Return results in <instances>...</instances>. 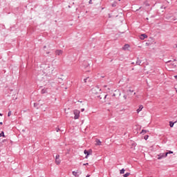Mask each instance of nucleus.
<instances>
[{
  "label": "nucleus",
  "mask_w": 177,
  "mask_h": 177,
  "mask_svg": "<svg viewBox=\"0 0 177 177\" xmlns=\"http://www.w3.org/2000/svg\"><path fill=\"white\" fill-rule=\"evenodd\" d=\"M100 91H102V89H100V88H99L97 86L91 89V92L93 93V95H97Z\"/></svg>",
  "instance_id": "f257e3e1"
},
{
  "label": "nucleus",
  "mask_w": 177,
  "mask_h": 177,
  "mask_svg": "<svg viewBox=\"0 0 177 177\" xmlns=\"http://www.w3.org/2000/svg\"><path fill=\"white\" fill-rule=\"evenodd\" d=\"M80 111L77 109H75L73 111V114H74V120H78V118H80Z\"/></svg>",
  "instance_id": "f03ea898"
},
{
  "label": "nucleus",
  "mask_w": 177,
  "mask_h": 177,
  "mask_svg": "<svg viewBox=\"0 0 177 177\" xmlns=\"http://www.w3.org/2000/svg\"><path fill=\"white\" fill-rule=\"evenodd\" d=\"M44 71L46 73H52V71H53V69H50V65L47 64V65H45L44 66Z\"/></svg>",
  "instance_id": "7ed1b4c3"
},
{
  "label": "nucleus",
  "mask_w": 177,
  "mask_h": 177,
  "mask_svg": "<svg viewBox=\"0 0 177 177\" xmlns=\"http://www.w3.org/2000/svg\"><path fill=\"white\" fill-rule=\"evenodd\" d=\"M167 158L166 153H160L158 155V160H162V158Z\"/></svg>",
  "instance_id": "20e7f679"
},
{
  "label": "nucleus",
  "mask_w": 177,
  "mask_h": 177,
  "mask_svg": "<svg viewBox=\"0 0 177 177\" xmlns=\"http://www.w3.org/2000/svg\"><path fill=\"white\" fill-rule=\"evenodd\" d=\"M72 174H73V176L79 177L80 175H81V174H82V171H73L72 172Z\"/></svg>",
  "instance_id": "39448f33"
},
{
  "label": "nucleus",
  "mask_w": 177,
  "mask_h": 177,
  "mask_svg": "<svg viewBox=\"0 0 177 177\" xmlns=\"http://www.w3.org/2000/svg\"><path fill=\"white\" fill-rule=\"evenodd\" d=\"M146 38H147V36L146 34H142L140 36V39H141L142 41L146 39Z\"/></svg>",
  "instance_id": "423d86ee"
},
{
  "label": "nucleus",
  "mask_w": 177,
  "mask_h": 177,
  "mask_svg": "<svg viewBox=\"0 0 177 177\" xmlns=\"http://www.w3.org/2000/svg\"><path fill=\"white\" fill-rule=\"evenodd\" d=\"M167 64H168V66H172L173 67L176 66V65H175V63H174V62L171 61L167 62Z\"/></svg>",
  "instance_id": "0eeeda50"
},
{
  "label": "nucleus",
  "mask_w": 177,
  "mask_h": 177,
  "mask_svg": "<svg viewBox=\"0 0 177 177\" xmlns=\"http://www.w3.org/2000/svg\"><path fill=\"white\" fill-rule=\"evenodd\" d=\"M55 55H57L58 56H60V55H63V50H57L55 51Z\"/></svg>",
  "instance_id": "6e6552de"
},
{
  "label": "nucleus",
  "mask_w": 177,
  "mask_h": 177,
  "mask_svg": "<svg viewBox=\"0 0 177 177\" xmlns=\"http://www.w3.org/2000/svg\"><path fill=\"white\" fill-rule=\"evenodd\" d=\"M142 110H143V105H140L139 108L137 109V113L139 114Z\"/></svg>",
  "instance_id": "1a4fd4ad"
},
{
  "label": "nucleus",
  "mask_w": 177,
  "mask_h": 177,
  "mask_svg": "<svg viewBox=\"0 0 177 177\" xmlns=\"http://www.w3.org/2000/svg\"><path fill=\"white\" fill-rule=\"evenodd\" d=\"M141 64H142V60H140V59H139V57H138V58H137V61H136V64L137 66H140Z\"/></svg>",
  "instance_id": "9d476101"
},
{
  "label": "nucleus",
  "mask_w": 177,
  "mask_h": 177,
  "mask_svg": "<svg viewBox=\"0 0 177 177\" xmlns=\"http://www.w3.org/2000/svg\"><path fill=\"white\" fill-rule=\"evenodd\" d=\"M129 44H125L123 47L122 49L123 50H128V48H129Z\"/></svg>",
  "instance_id": "9b49d317"
},
{
  "label": "nucleus",
  "mask_w": 177,
  "mask_h": 177,
  "mask_svg": "<svg viewBox=\"0 0 177 177\" xmlns=\"http://www.w3.org/2000/svg\"><path fill=\"white\" fill-rule=\"evenodd\" d=\"M96 145H97V146H101L102 145V141H100V140H96Z\"/></svg>",
  "instance_id": "f8f14e48"
},
{
  "label": "nucleus",
  "mask_w": 177,
  "mask_h": 177,
  "mask_svg": "<svg viewBox=\"0 0 177 177\" xmlns=\"http://www.w3.org/2000/svg\"><path fill=\"white\" fill-rule=\"evenodd\" d=\"M84 154H86V155H87V156H89V154H91V151H87L86 149H85V150L84 151Z\"/></svg>",
  "instance_id": "ddd939ff"
},
{
  "label": "nucleus",
  "mask_w": 177,
  "mask_h": 177,
  "mask_svg": "<svg viewBox=\"0 0 177 177\" xmlns=\"http://www.w3.org/2000/svg\"><path fill=\"white\" fill-rule=\"evenodd\" d=\"M61 162L60 159H55V164H57V165H59Z\"/></svg>",
  "instance_id": "4468645a"
},
{
  "label": "nucleus",
  "mask_w": 177,
  "mask_h": 177,
  "mask_svg": "<svg viewBox=\"0 0 177 177\" xmlns=\"http://www.w3.org/2000/svg\"><path fill=\"white\" fill-rule=\"evenodd\" d=\"M174 124H175V122H169V127H170V128H173Z\"/></svg>",
  "instance_id": "2eb2a0df"
},
{
  "label": "nucleus",
  "mask_w": 177,
  "mask_h": 177,
  "mask_svg": "<svg viewBox=\"0 0 177 177\" xmlns=\"http://www.w3.org/2000/svg\"><path fill=\"white\" fill-rule=\"evenodd\" d=\"M167 157H168V154H174V151H169L168 152L166 153Z\"/></svg>",
  "instance_id": "dca6fc26"
},
{
  "label": "nucleus",
  "mask_w": 177,
  "mask_h": 177,
  "mask_svg": "<svg viewBox=\"0 0 177 177\" xmlns=\"http://www.w3.org/2000/svg\"><path fill=\"white\" fill-rule=\"evenodd\" d=\"M46 88H43L42 90H41V93H42V95H44V94H45V93H46Z\"/></svg>",
  "instance_id": "f3484780"
},
{
  "label": "nucleus",
  "mask_w": 177,
  "mask_h": 177,
  "mask_svg": "<svg viewBox=\"0 0 177 177\" xmlns=\"http://www.w3.org/2000/svg\"><path fill=\"white\" fill-rule=\"evenodd\" d=\"M2 136L5 138V133L3 131H1V133H0V138H2Z\"/></svg>",
  "instance_id": "a211bd4d"
},
{
  "label": "nucleus",
  "mask_w": 177,
  "mask_h": 177,
  "mask_svg": "<svg viewBox=\"0 0 177 177\" xmlns=\"http://www.w3.org/2000/svg\"><path fill=\"white\" fill-rule=\"evenodd\" d=\"M127 93H128V95H129V93H133V90H128L127 91Z\"/></svg>",
  "instance_id": "6ab92c4d"
},
{
  "label": "nucleus",
  "mask_w": 177,
  "mask_h": 177,
  "mask_svg": "<svg viewBox=\"0 0 177 177\" xmlns=\"http://www.w3.org/2000/svg\"><path fill=\"white\" fill-rule=\"evenodd\" d=\"M125 172V169H122L120 171V174H124Z\"/></svg>",
  "instance_id": "aec40b11"
},
{
  "label": "nucleus",
  "mask_w": 177,
  "mask_h": 177,
  "mask_svg": "<svg viewBox=\"0 0 177 177\" xmlns=\"http://www.w3.org/2000/svg\"><path fill=\"white\" fill-rule=\"evenodd\" d=\"M112 6H113V8H115V6H117V2H113V3H112Z\"/></svg>",
  "instance_id": "412c9836"
},
{
  "label": "nucleus",
  "mask_w": 177,
  "mask_h": 177,
  "mask_svg": "<svg viewBox=\"0 0 177 177\" xmlns=\"http://www.w3.org/2000/svg\"><path fill=\"white\" fill-rule=\"evenodd\" d=\"M131 175V173H126L124 175V177H128Z\"/></svg>",
  "instance_id": "4be33fe9"
},
{
  "label": "nucleus",
  "mask_w": 177,
  "mask_h": 177,
  "mask_svg": "<svg viewBox=\"0 0 177 177\" xmlns=\"http://www.w3.org/2000/svg\"><path fill=\"white\" fill-rule=\"evenodd\" d=\"M10 115H12V111H10L8 113V117H10Z\"/></svg>",
  "instance_id": "5701e85b"
},
{
  "label": "nucleus",
  "mask_w": 177,
  "mask_h": 177,
  "mask_svg": "<svg viewBox=\"0 0 177 177\" xmlns=\"http://www.w3.org/2000/svg\"><path fill=\"white\" fill-rule=\"evenodd\" d=\"M144 139L145 140H147L148 139H149V136H145V137H144Z\"/></svg>",
  "instance_id": "b1692460"
},
{
  "label": "nucleus",
  "mask_w": 177,
  "mask_h": 177,
  "mask_svg": "<svg viewBox=\"0 0 177 177\" xmlns=\"http://www.w3.org/2000/svg\"><path fill=\"white\" fill-rule=\"evenodd\" d=\"M59 158H60V155H57L55 156V160H59Z\"/></svg>",
  "instance_id": "393cba45"
},
{
  "label": "nucleus",
  "mask_w": 177,
  "mask_h": 177,
  "mask_svg": "<svg viewBox=\"0 0 177 177\" xmlns=\"http://www.w3.org/2000/svg\"><path fill=\"white\" fill-rule=\"evenodd\" d=\"M141 133H146V130H142Z\"/></svg>",
  "instance_id": "a878e982"
},
{
  "label": "nucleus",
  "mask_w": 177,
  "mask_h": 177,
  "mask_svg": "<svg viewBox=\"0 0 177 177\" xmlns=\"http://www.w3.org/2000/svg\"><path fill=\"white\" fill-rule=\"evenodd\" d=\"M123 97H124V99L125 100H127V95H124L123 96Z\"/></svg>",
  "instance_id": "bb28decb"
},
{
  "label": "nucleus",
  "mask_w": 177,
  "mask_h": 177,
  "mask_svg": "<svg viewBox=\"0 0 177 177\" xmlns=\"http://www.w3.org/2000/svg\"><path fill=\"white\" fill-rule=\"evenodd\" d=\"M38 106V103H34V107H37Z\"/></svg>",
  "instance_id": "cd10ccee"
},
{
  "label": "nucleus",
  "mask_w": 177,
  "mask_h": 177,
  "mask_svg": "<svg viewBox=\"0 0 177 177\" xmlns=\"http://www.w3.org/2000/svg\"><path fill=\"white\" fill-rule=\"evenodd\" d=\"M109 95H105L104 99H107Z\"/></svg>",
  "instance_id": "c85d7f7f"
},
{
  "label": "nucleus",
  "mask_w": 177,
  "mask_h": 177,
  "mask_svg": "<svg viewBox=\"0 0 177 177\" xmlns=\"http://www.w3.org/2000/svg\"><path fill=\"white\" fill-rule=\"evenodd\" d=\"M55 129H56L57 132H59L60 131V129H59V128H56Z\"/></svg>",
  "instance_id": "c756f323"
},
{
  "label": "nucleus",
  "mask_w": 177,
  "mask_h": 177,
  "mask_svg": "<svg viewBox=\"0 0 177 177\" xmlns=\"http://www.w3.org/2000/svg\"><path fill=\"white\" fill-rule=\"evenodd\" d=\"M97 97H99V99L102 100V95H97Z\"/></svg>",
  "instance_id": "7c9ffc66"
},
{
  "label": "nucleus",
  "mask_w": 177,
  "mask_h": 177,
  "mask_svg": "<svg viewBox=\"0 0 177 177\" xmlns=\"http://www.w3.org/2000/svg\"><path fill=\"white\" fill-rule=\"evenodd\" d=\"M88 3H89L90 5H92V0H90V1H88Z\"/></svg>",
  "instance_id": "2f4dec72"
},
{
  "label": "nucleus",
  "mask_w": 177,
  "mask_h": 177,
  "mask_svg": "<svg viewBox=\"0 0 177 177\" xmlns=\"http://www.w3.org/2000/svg\"><path fill=\"white\" fill-rule=\"evenodd\" d=\"M88 78V77H87V78H86V79H84V82H86Z\"/></svg>",
  "instance_id": "473e14b6"
},
{
  "label": "nucleus",
  "mask_w": 177,
  "mask_h": 177,
  "mask_svg": "<svg viewBox=\"0 0 177 177\" xmlns=\"http://www.w3.org/2000/svg\"><path fill=\"white\" fill-rule=\"evenodd\" d=\"M172 20H173V21H175V20H176V18L174 17V18L172 19Z\"/></svg>",
  "instance_id": "72a5a7b5"
},
{
  "label": "nucleus",
  "mask_w": 177,
  "mask_h": 177,
  "mask_svg": "<svg viewBox=\"0 0 177 177\" xmlns=\"http://www.w3.org/2000/svg\"><path fill=\"white\" fill-rule=\"evenodd\" d=\"M81 111H82V112H83V111H85V109H81Z\"/></svg>",
  "instance_id": "f704fd0d"
},
{
  "label": "nucleus",
  "mask_w": 177,
  "mask_h": 177,
  "mask_svg": "<svg viewBox=\"0 0 177 177\" xmlns=\"http://www.w3.org/2000/svg\"><path fill=\"white\" fill-rule=\"evenodd\" d=\"M89 165V163H84V164H83V165Z\"/></svg>",
  "instance_id": "c9c22d12"
},
{
  "label": "nucleus",
  "mask_w": 177,
  "mask_h": 177,
  "mask_svg": "<svg viewBox=\"0 0 177 177\" xmlns=\"http://www.w3.org/2000/svg\"><path fill=\"white\" fill-rule=\"evenodd\" d=\"M85 67H89V64H87Z\"/></svg>",
  "instance_id": "e433bc0d"
},
{
  "label": "nucleus",
  "mask_w": 177,
  "mask_h": 177,
  "mask_svg": "<svg viewBox=\"0 0 177 177\" xmlns=\"http://www.w3.org/2000/svg\"><path fill=\"white\" fill-rule=\"evenodd\" d=\"M88 157H89V156L86 155L85 158H88Z\"/></svg>",
  "instance_id": "4c0bfd02"
},
{
  "label": "nucleus",
  "mask_w": 177,
  "mask_h": 177,
  "mask_svg": "<svg viewBox=\"0 0 177 177\" xmlns=\"http://www.w3.org/2000/svg\"><path fill=\"white\" fill-rule=\"evenodd\" d=\"M44 49H46V46H44Z\"/></svg>",
  "instance_id": "58836bf2"
},
{
  "label": "nucleus",
  "mask_w": 177,
  "mask_h": 177,
  "mask_svg": "<svg viewBox=\"0 0 177 177\" xmlns=\"http://www.w3.org/2000/svg\"><path fill=\"white\" fill-rule=\"evenodd\" d=\"M3 123L2 122H0V125H2Z\"/></svg>",
  "instance_id": "ea45409f"
},
{
  "label": "nucleus",
  "mask_w": 177,
  "mask_h": 177,
  "mask_svg": "<svg viewBox=\"0 0 177 177\" xmlns=\"http://www.w3.org/2000/svg\"><path fill=\"white\" fill-rule=\"evenodd\" d=\"M90 176H91V175L88 174L86 177H90Z\"/></svg>",
  "instance_id": "a19ab883"
},
{
  "label": "nucleus",
  "mask_w": 177,
  "mask_h": 177,
  "mask_svg": "<svg viewBox=\"0 0 177 177\" xmlns=\"http://www.w3.org/2000/svg\"><path fill=\"white\" fill-rule=\"evenodd\" d=\"M174 77L176 78V80H177V75H175Z\"/></svg>",
  "instance_id": "79ce46f5"
},
{
  "label": "nucleus",
  "mask_w": 177,
  "mask_h": 177,
  "mask_svg": "<svg viewBox=\"0 0 177 177\" xmlns=\"http://www.w3.org/2000/svg\"><path fill=\"white\" fill-rule=\"evenodd\" d=\"M2 115H3V114H2V113H0V116H1V117H2Z\"/></svg>",
  "instance_id": "37998d69"
},
{
  "label": "nucleus",
  "mask_w": 177,
  "mask_h": 177,
  "mask_svg": "<svg viewBox=\"0 0 177 177\" xmlns=\"http://www.w3.org/2000/svg\"><path fill=\"white\" fill-rule=\"evenodd\" d=\"M104 88H107V86H104Z\"/></svg>",
  "instance_id": "c03bdc74"
},
{
  "label": "nucleus",
  "mask_w": 177,
  "mask_h": 177,
  "mask_svg": "<svg viewBox=\"0 0 177 177\" xmlns=\"http://www.w3.org/2000/svg\"><path fill=\"white\" fill-rule=\"evenodd\" d=\"M131 64H135V62H132Z\"/></svg>",
  "instance_id": "a18cd8bd"
},
{
  "label": "nucleus",
  "mask_w": 177,
  "mask_h": 177,
  "mask_svg": "<svg viewBox=\"0 0 177 177\" xmlns=\"http://www.w3.org/2000/svg\"><path fill=\"white\" fill-rule=\"evenodd\" d=\"M46 53H47V55H49V52H47Z\"/></svg>",
  "instance_id": "49530a36"
},
{
  "label": "nucleus",
  "mask_w": 177,
  "mask_h": 177,
  "mask_svg": "<svg viewBox=\"0 0 177 177\" xmlns=\"http://www.w3.org/2000/svg\"><path fill=\"white\" fill-rule=\"evenodd\" d=\"M161 9H164V7H161Z\"/></svg>",
  "instance_id": "de8ad7c7"
},
{
  "label": "nucleus",
  "mask_w": 177,
  "mask_h": 177,
  "mask_svg": "<svg viewBox=\"0 0 177 177\" xmlns=\"http://www.w3.org/2000/svg\"><path fill=\"white\" fill-rule=\"evenodd\" d=\"M146 20H149V18H146Z\"/></svg>",
  "instance_id": "09e8293b"
},
{
  "label": "nucleus",
  "mask_w": 177,
  "mask_h": 177,
  "mask_svg": "<svg viewBox=\"0 0 177 177\" xmlns=\"http://www.w3.org/2000/svg\"><path fill=\"white\" fill-rule=\"evenodd\" d=\"M133 95H136V93H134Z\"/></svg>",
  "instance_id": "8fccbe9b"
},
{
  "label": "nucleus",
  "mask_w": 177,
  "mask_h": 177,
  "mask_svg": "<svg viewBox=\"0 0 177 177\" xmlns=\"http://www.w3.org/2000/svg\"><path fill=\"white\" fill-rule=\"evenodd\" d=\"M139 9H142V7H140V8Z\"/></svg>",
  "instance_id": "3c124183"
},
{
  "label": "nucleus",
  "mask_w": 177,
  "mask_h": 177,
  "mask_svg": "<svg viewBox=\"0 0 177 177\" xmlns=\"http://www.w3.org/2000/svg\"><path fill=\"white\" fill-rule=\"evenodd\" d=\"M176 48H177V45H176Z\"/></svg>",
  "instance_id": "603ef678"
}]
</instances>
